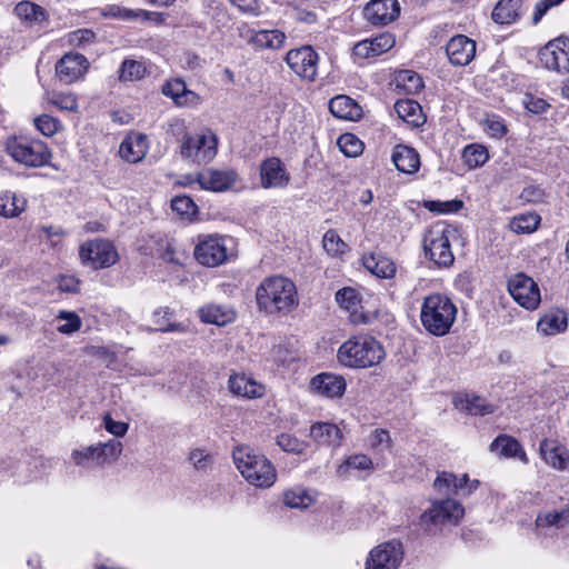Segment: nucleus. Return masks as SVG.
Listing matches in <instances>:
<instances>
[{"label":"nucleus","mask_w":569,"mask_h":569,"mask_svg":"<svg viewBox=\"0 0 569 569\" xmlns=\"http://www.w3.org/2000/svg\"><path fill=\"white\" fill-rule=\"evenodd\" d=\"M486 130L490 137L499 139L507 133V127L505 122L498 117H492L486 120Z\"/></svg>","instance_id":"obj_60"},{"label":"nucleus","mask_w":569,"mask_h":569,"mask_svg":"<svg viewBox=\"0 0 569 569\" xmlns=\"http://www.w3.org/2000/svg\"><path fill=\"white\" fill-rule=\"evenodd\" d=\"M57 320L64 321V323L58 326L57 330L63 335H72L80 330L82 326L81 318L73 311L61 310L57 315Z\"/></svg>","instance_id":"obj_48"},{"label":"nucleus","mask_w":569,"mask_h":569,"mask_svg":"<svg viewBox=\"0 0 569 569\" xmlns=\"http://www.w3.org/2000/svg\"><path fill=\"white\" fill-rule=\"evenodd\" d=\"M168 132L177 139L180 146L187 138H189L192 134L188 132L187 126L184 121L181 119H172L169 123Z\"/></svg>","instance_id":"obj_59"},{"label":"nucleus","mask_w":569,"mask_h":569,"mask_svg":"<svg viewBox=\"0 0 569 569\" xmlns=\"http://www.w3.org/2000/svg\"><path fill=\"white\" fill-rule=\"evenodd\" d=\"M311 389L327 398H340L346 391V380L342 376L322 372L311 379Z\"/></svg>","instance_id":"obj_23"},{"label":"nucleus","mask_w":569,"mask_h":569,"mask_svg":"<svg viewBox=\"0 0 569 569\" xmlns=\"http://www.w3.org/2000/svg\"><path fill=\"white\" fill-rule=\"evenodd\" d=\"M539 59L549 70L569 72V38L559 37L540 49Z\"/></svg>","instance_id":"obj_13"},{"label":"nucleus","mask_w":569,"mask_h":569,"mask_svg":"<svg viewBox=\"0 0 569 569\" xmlns=\"http://www.w3.org/2000/svg\"><path fill=\"white\" fill-rule=\"evenodd\" d=\"M336 301L349 312V320L353 325H368L376 318L375 313L365 311L357 291L350 287L338 290Z\"/></svg>","instance_id":"obj_16"},{"label":"nucleus","mask_w":569,"mask_h":569,"mask_svg":"<svg viewBox=\"0 0 569 569\" xmlns=\"http://www.w3.org/2000/svg\"><path fill=\"white\" fill-rule=\"evenodd\" d=\"M261 186L268 188H283L289 183V174L280 159L269 158L260 166Z\"/></svg>","instance_id":"obj_24"},{"label":"nucleus","mask_w":569,"mask_h":569,"mask_svg":"<svg viewBox=\"0 0 569 569\" xmlns=\"http://www.w3.org/2000/svg\"><path fill=\"white\" fill-rule=\"evenodd\" d=\"M568 327L567 315L563 311H555L545 315L537 325L538 331L546 336L557 335Z\"/></svg>","instance_id":"obj_36"},{"label":"nucleus","mask_w":569,"mask_h":569,"mask_svg":"<svg viewBox=\"0 0 569 569\" xmlns=\"http://www.w3.org/2000/svg\"><path fill=\"white\" fill-rule=\"evenodd\" d=\"M457 307L452 300L442 293H431L423 298L420 308L422 327L432 336L447 335L456 321Z\"/></svg>","instance_id":"obj_4"},{"label":"nucleus","mask_w":569,"mask_h":569,"mask_svg":"<svg viewBox=\"0 0 569 569\" xmlns=\"http://www.w3.org/2000/svg\"><path fill=\"white\" fill-rule=\"evenodd\" d=\"M521 0H500L495 6L491 18L499 24H511L520 17Z\"/></svg>","instance_id":"obj_33"},{"label":"nucleus","mask_w":569,"mask_h":569,"mask_svg":"<svg viewBox=\"0 0 569 569\" xmlns=\"http://www.w3.org/2000/svg\"><path fill=\"white\" fill-rule=\"evenodd\" d=\"M337 143L341 152L347 157H357L363 149V143L352 133L341 134Z\"/></svg>","instance_id":"obj_50"},{"label":"nucleus","mask_w":569,"mask_h":569,"mask_svg":"<svg viewBox=\"0 0 569 569\" xmlns=\"http://www.w3.org/2000/svg\"><path fill=\"white\" fill-rule=\"evenodd\" d=\"M258 307L267 313H287L298 306V293L293 281L272 276L263 279L256 290Z\"/></svg>","instance_id":"obj_1"},{"label":"nucleus","mask_w":569,"mask_h":569,"mask_svg":"<svg viewBox=\"0 0 569 569\" xmlns=\"http://www.w3.org/2000/svg\"><path fill=\"white\" fill-rule=\"evenodd\" d=\"M14 13L20 20L30 23H40L48 19L47 11L41 6L27 0L16 4Z\"/></svg>","instance_id":"obj_37"},{"label":"nucleus","mask_w":569,"mask_h":569,"mask_svg":"<svg viewBox=\"0 0 569 569\" xmlns=\"http://www.w3.org/2000/svg\"><path fill=\"white\" fill-rule=\"evenodd\" d=\"M457 406L473 416H486L495 411V406L479 396H466L457 402Z\"/></svg>","instance_id":"obj_40"},{"label":"nucleus","mask_w":569,"mask_h":569,"mask_svg":"<svg viewBox=\"0 0 569 569\" xmlns=\"http://www.w3.org/2000/svg\"><path fill=\"white\" fill-rule=\"evenodd\" d=\"M6 149L16 162L26 167L37 168L46 166L51 158V153L44 142L23 137L9 139Z\"/></svg>","instance_id":"obj_5"},{"label":"nucleus","mask_w":569,"mask_h":569,"mask_svg":"<svg viewBox=\"0 0 569 569\" xmlns=\"http://www.w3.org/2000/svg\"><path fill=\"white\" fill-rule=\"evenodd\" d=\"M200 318L206 323L223 326L231 321L232 315L217 305H208L199 310Z\"/></svg>","instance_id":"obj_42"},{"label":"nucleus","mask_w":569,"mask_h":569,"mask_svg":"<svg viewBox=\"0 0 569 569\" xmlns=\"http://www.w3.org/2000/svg\"><path fill=\"white\" fill-rule=\"evenodd\" d=\"M119 154L130 163L141 161L147 154V138L144 136L126 138L119 147Z\"/></svg>","instance_id":"obj_29"},{"label":"nucleus","mask_w":569,"mask_h":569,"mask_svg":"<svg viewBox=\"0 0 569 569\" xmlns=\"http://www.w3.org/2000/svg\"><path fill=\"white\" fill-rule=\"evenodd\" d=\"M403 559L402 543L391 540L373 548L366 561V569H397Z\"/></svg>","instance_id":"obj_12"},{"label":"nucleus","mask_w":569,"mask_h":569,"mask_svg":"<svg viewBox=\"0 0 569 569\" xmlns=\"http://www.w3.org/2000/svg\"><path fill=\"white\" fill-rule=\"evenodd\" d=\"M162 94L169 97L178 107L196 106L199 103V96L187 88L182 79L168 80L161 89Z\"/></svg>","instance_id":"obj_25"},{"label":"nucleus","mask_w":569,"mask_h":569,"mask_svg":"<svg viewBox=\"0 0 569 569\" xmlns=\"http://www.w3.org/2000/svg\"><path fill=\"white\" fill-rule=\"evenodd\" d=\"M468 481V475H463L462 477L458 478L451 472H441L436 478L433 486L439 491L447 489V493H457L458 490L465 489Z\"/></svg>","instance_id":"obj_41"},{"label":"nucleus","mask_w":569,"mask_h":569,"mask_svg":"<svg viewBox=\"0 0 569 569\" xmlns=\"http://www.w3.org/2000/svg\"><path fill=\"white\" fill-rule=\"evenodd\" d=\"M26 200L18 198L14 193L4 192L0 194V214L7 218L16 217L24 210Z\"/></svg>","instance_id":"obj_43"},{"label":"nucleus","mask_w":569,"mask_h":569,"mask_svg":"<svg viewBox=\"0 0 569 569\" xmlns=\"http://www.w3.org/2000/svg\"><path fill=\"white\" fill-rule=\"evenodd\" d=\"M197 261L207 267H217L227 261L224 239L219 236H206L194 248Z\"/></svg>","instance_id":"obj_15"},{"label":"nucleus","mask_w":569,"mask_h":569,"mask_svg":"<svg viewBox=\"0 0 569 569\" xmlns=\"http://www.w3.org/2000/svg\"><path fill=\"white\" fill-rule=\"evenodd\" d=\"M122 452V443L118 440H109L97 445L74 449L71 452V460L78 467L93 468L103 467L114 462Z\"/></svg>","instance_id":"obj_6"},{"label":"nucleus","mask_w":569,"mask_h":569,"mask_svg":"<svg viewBox=\"0 0 569 569\" xmlns=\"http://www.w3.org/2000/svg\"><path fill=\"white\" fill-rule=\"evenodd\" d=\"M323 249L331 256H339L347 251V243L339 237V234L330 229L322 238Z\"/></svg>","instance_id":"obj_49"},{"label":"nucleus","mask_w":569,"mask_h":569,"mask_svg":"<svg viewBox=\"0 0 569 569\" xmlns=\"http://www.w3.org/2000/svg\"><path fill=\"white\" fill-rule=\"evenodd\" d=\"M449 233L447 227L435 226L427 231L423 238L426 257L439 268H448L455 261Z\"/></svg>","instance_id":"obj_8"},{"label":"nucleus","mask_w":569,"mask_h":569,"mask_svg":"<svg viewBox=\"0 0 569 569\" xmlns=\"http://www.w3.org/2000/svg\"><path fill=\"white\" fill-rule=\"evenodd\" d=\"M81 262L92 269L108 268L118 261V252L112 242L104 239L87 241L80 246Z\"/></svg>","instance_id":"obj_10"},{"label":"nucleus","mask_w":569,"mask_h":569,"mask_svg":"<svg viewBox=\"0 0 569 569\" xmlns=\"http://www.w3.org/2000/svg\"><path fill=\"white\" fill-rule=\"evenodd\" d=\"M217 151L218 137L210 129L192 133L180 146L181 157L198 164H206L213 160Z\"/></svg>","instance_id":"obj_7"},{"label":"nucleus","mask_w":569,"mask_h":569,"mask_svg":"<svg viewBox=\"0 0 569 569\" xmlns=\"http://www.w3.org/2000/svg\"><path fill=\"white\" fill-rule=\"evenodd\" d=\"M372 467L371 459L366 455H353L348 457L338 468L340 476H348L351 470H368Z\"/></svg>","instance_id":"obj_46"},{"label":"nucleus","mask_w":569,"mask_h":569,"mask_svg":"<svg viewBox=\"0 0 569 569\" xmlns=\"http://www.w3.org/2000/svg\"><path fill=\"white\" fill-rule=\"evenodd\" d=\"M426 207L431 211H438L441 213L447 212H457L462 208V201L460 200H451V201H429L426 203Z\"/></svg>","instance_id":"obj_58"},{"label":"nucleus","mask_w":569,"mask_h":569,"mask_svg":"<svg viewBox=\"0 0 569 569\" xmlns=\"http://www.w3.org/2000/svg\"><path fill=\"white\" fill-rule=\"evenodd\" d=\"M103 426L109 433L116 437H123L128 431L127 423L114 421L109 413L103 417Z\"/></svg>","instance_id":"obj_61"},{"label":"nucleus","mask_w":569,"mask_h":569,"mask_svg":"<svg viewBox=\"0 0 569 569\" xmlns=\"http://www.w3.org/2000/svg\"><path fill=\"white\" fill-rule=\"evenodd\" d=\"M189 460L197 470H206L212 463V456L202 449H193L189 453Z\"/></svg>","instance_id":"obj_55"},{"label":"nucleus","mask_w":569,"mask_h":569,"mask_svg":"<svg viewBox=\"0 0 569 569\" xmlns=\"http://www.w3.org/2000/svg\"><path fill=\"white\" fill-rule=\"evenodd\" d=\"M523 103L530 112L537 114L542 113L549 107L545 99L531 94H526Z\"/></svg>","instance_id":"obj_64"},{"label":"nucleus","mask_w":569,"mask_h":569,"mask_svg":"<svg viewBox=\"0 0 569 569\" xmlns=\"http://www.w3.org/2000/svg\"><path fill=\"white\" fill-rule=\"evenodd\" d=\"M310 437L319 445L337 446L341 440V431L333 423L317 422L310 428Z\"/></svg>","instance_id":"obj_35"},{"label":"nucleus","mask_w":569,"mask_h":569,"mask_svg":"<svg viewBox=\"0 0 569 569\" xmlns=\"http://www.w3.org/2000/svg\"><path fill=\"white\" fill-rule=\"evenodd\" d=\"M562 2L563 0H539L535 6L533 23H538L549 9Z\"/></svg>","instance_id":"obj_63"},{"label":"nucleus","mask_w":569,"mask_h":569,"mask_svg":"<svg viewBox=\"0 0 569 569\" xmlns=\"http://www.w3.org/2000/svg\"><path fill=\"white\" fill-rule=\"evenodd\" d=\"M463 512V507L453 499L436 501L420 516L419 525L426 532L431 533L438 526L459 521Z\"/></svg>","instance_id":"obj_9"},{"label":"nucleus","mask_w":569,"mask_h":569,"mask_svg":"<svg viewBox=\"0 0 569 569\" xmlns=\"http://www.w3.org/2000/svg\"><path fill=\"white\" fill-rule=\"evenodd\" d=\"M171 208L180 216H193L198 210L193 200L188 196H176L171 200Z\"/></svg>","instance_id":"obj_53"},{"label":"nucleus","mask_w":569,"mask_h":569,"mask_svg":"<svg viewBox=\"0 0 569 569\" xmlns=\"http://www.w3.org/2000/svg\"><path fill=\"white\" fill-rule=\"evenodd\" d=\"M540 453L547 465L558 470L569 468V452L565 448H560L555 442L543 440L540 443Z\"/></svg>","instance_id":"obj_31"},{"label":"nucleus","mask_w":569,"mask_h":569,"mask_svg":"<svg viewBox=\"0 0 569 569\" xmlns=\"http://www.w3.org/2000/svg\"><path fill=\"white\" fill-rule=\"evenodd\" d=\"M396 43L393 34L382 32L370 39H365L353 46L352 53L356 58L369 59L378 57L390 50Z\"/></svg>","instance_id":"obj_21"},{"label":"nucleus","mask_w":569,"mask_h":569,"mask_svg":"<svg viewBox=\"0 0 569 569\" xmlns=\"http://www.w3.org/2000/svg\"><path fill=\"white\" fill-rule=\"evenodd\" d=\"M34 124L37 129L47 137H52L61 129V122L49 114H41L36 118Z\"/></svg>","instance_id":"obj_52"},{"label":"nucleus","mask_w":569,"mask_h":569,"mask_svg":"<svg viewBox=\"0 0 569 569\" xmlns=\"http://www.w3.org/2000/svg\"><path fill=\"white\" fill-rule=\"evenodd\" d=\"M362 263L369 272L378 278L390 279L396 274V266L393 261L380 253L363 256Z\"/></svg>","instance_id":"obj_30"},{"label":"nucleus","mask_w":569,"mask_h":569,"mask_svg":"<svg viewBox=\"0 0 569 569\" xmlns=\"http://www.w3.org/2000/svg\"><path fill=\"white\" fill-rule=\"evenodd\" d=\"M118 73L121 82H132L143 79L150 72L148 71L144 62L133 59H124L120 64Z\"/></svg>","instance_id":"obj_39"},{"label":"nucleus","mask_w":569,"mask_h":569,"mask_svg":"<svg viewBox=\"0 0 569 569\" xmlns=\"http://www.w3.org/2000/svg\"><path fill=\"white\" fill-rule=\"evenodd\" d=\"M395 110L399 118L415 127H418L423 121L421 107L413 100H398L395 104Z\"/></svg>","instance_id":"obj_38"},{"label":"nucleus","mask_w":569,"mask_h":569,"mask_svg":"<svg viewBox=\"0 0 569 569\" xmlns=\"http://www.w3.org/2000/svg\"><path fill=\"white\" fill-rule=\"evenodd\" d=\"M476 41L465 34L453 36L446 44V54L455 67H466L476 57Z\"/></svg>","instance_id":"obj_19"},{"label":"nucleus","mask_w":569,"mask_h":569,"mask_svg":"<svg viewBox=\"0 0 569 569\" xmlns=\"http://www.w3.org/2000/svg\"><path fill=\"white\" fill-rule=\"evenodd\" d=\"M96 33L91 29H78L70 33L69 41L74 46H83L93 42Z\"/></svg>","instance_id":"obj_62"},{"label":"nucleus","mask_w":569,"mask_h":569,"mask_svg":"<svg viewBox=\"0 0 569 569\" xmlns=\"http://www.w3.org/2000/svg\"><path fill=\"white\" fill-rule=\"evenodd\" d=\"M400 14L398 0H371L365 9L363 16L372 26H387Z\"/></svg>","instance_id":"obj_18"},{"label":"nucleus","mask_w":569,"mask_h":569,"mask_svg":"<svg viewBox=\"0 0 569 569\" xmlns=\"http://www.w3.org/2000/svg\"><path fill=\"white\" fill-rule=\"evenodd\" d=\"M50 101L54 107L64 111H76L78 108V101L73 94L59 93L56 94Z\"/></svg>","instance_id":"obj_56"},{"label":"nucleus","mask_w":569,"mask_h":569,"mask_svg":"<svg viewBox=\"0 0 569 569\" xmlns=\"http://www.w3.org/2000/svg\"><path fill=\"white\" fill-rule=\"evenodd\" d=\"M283 502L290 508H307L311 505L312 499L306 490L296 488L284 492Z\"/></svg>","instance_id":"obj_51"},{"label":"nucleus","mask_w":569,"mask_h":569,"mask_svg":"<svg viewBox=\"0 0 569 569\" xmlns=\"http://www.w3.org/2000/svg\"><path fill=\"white\" fill-rule=\"evenodd\" d=\"M101 14L106 18H114L124 21L142 19L144 21H154L158 24L163 22V17L161 13L151 12L142 9L132 10L118 4L106 6L101 10Z\"/></svg>","instance_id":"obj_26"},{"label":"nucleus","mask_w":569,"mask_h":569,"mask_svg":"<svg viewBox=\"0 0 569 569\" xmlns=\"http://www.w3.org/2000/svg\"><path fill=\"white\" fill-rule=\"evenodd\" d=\"M391 159L397 170L406 174H413L420 168L419 153L405 144H397L393 148Z\"/></svg>","instance_id":"obj_27"},{"label":"nucleus","mask_w":569,"mask_h":569,"mask_svg":"<svg viewBox=\"0 0 569 569\" xmlns=\"http://www.w3.org/2000/svg\"><path fill=\"white\" fill-rule=\"evenodd\" d=\"M88 68L89 61L83 54L69 52L56 63V74L64 84H71L80 79Z\"/></svg>","instance_id":"obj_17"},{"label":"nucleus","mask_w":569,"mask_h":569,"mask_svg":"<svg viewBox=\"0 0 569 569\" xmlns=\"http://www.w3.org/2000/svg\"><path fill=\"white\" fill-rule=\"evenodd\" d=\"M398 81L405 82L407 90L410 92H417L423 88L422 79L417 73L409 70L401 71Z\"/></svg>","instance_id":"obj_57"},{"label":"nucleus","mask_w":569,"mask_h":569,"mask_svg":"<svg viewBox=\"0 0 569 569\" xmlns=\"http://www.w3.org/2000/svg\"><path fill=\"white\" fill-rule=\"evenodd\" d=\"M318 53L310 46L290 50L286 56L289 68L300 78L315 80L318 67Z\"/></svg>","instance_id":"obj_14"},{"label":"nucleus","mask_w":569,"mask_h":569,"mask_svg":"<svg viewBox=\"0 0 569 569\" xmlns=\"http://www.w3.org/2000/svg\"><path fill=\"white\" fill-rule=\"evenodd\" d=\"M228 388L232 395L246 399L261 398L266 393V387L246 373L231 375L228 380Z\"/></svg>","instance_id":"obj_22"},{"label":"nucleus","mask_w":569,"mask_h":569,"mask_svg":"<svg viewBox=\"0 0 569 569\" xmlns=\"http://www.w3.org/2000/svg\"><path fill=\"white\" fill-rule=\"evenodd\" d=\"M233 462L242 477L252 486L269 488L277 479L272 462L249 446H238L232 451Z\"/></svg>","instance_id":"obj_2"},{"label":"nucleus","mask_w":569,"mask_h":569,"mask_svg":"<svg viewBox=\"0 0 569 569\" xmlns=\"http://www.w3.org/2000/svg\"><path fill=\"white\" fill-rule=\"evenodd\" d=\"M284 32L273 30H259L252 31L249 37V42L259 49H279L286 41Z\"/></svg>","instance_id":"obj_34"},{"label":"nucleus","mask_w":569,"mask_h":569,"mask_svg":"<svg viewBox=\"0 0 569 569\" xmlns=\"http://www.w3.org/2000/svg\"><path fill=\"white\" fill-rule=\"evenodd\" d=\"M382 345L371 336L350 337L338 350L339 362L348 368H370L385 358Z\"/></svg>","instance_id":"obj_3"},{"label":"nucleus","mask_w":569,"mask_h":569,"mask_svg":"<svg viewBox=\"0 0 569 569\" xmlns=\"http://www.w3.org/2000/svg\"><path fill=\"white\" fill-rule=\"evenodd\" d=\"M540 220L537 213L519 214L510 221V229L516 233H531L537 230Z\"/></svg>","instance_id":"obj_45"},{"label":"nucleus","mask_w":569,"mask_h":569,"mask_svg":"<svg viewBox=\"0 0 569 569\" xmlns=\"http://www.w3.org/2000/svg\"><path fill=\"white\" fill-rule=\"evenodd\" d=\"M561 522H569V509L553 510L539 513L536 519L537 528L560 526Z\"/></svg>","instance_id":"obj_47"},{"label":"nucleus","mask_w":569,"mask_h":569,"mask_svg":"<svg viewBox=\"0 0 569 569\" xmlns=\"http://www.w3.org/2000/svg\"><path fill=\"white\" fill-rule=\"evenodd\" d=\"M277 443L282 450L293 453L303 452L306 447L302 441L298 440L296 437L288 433H281L280 436H278Z\"/></svg>","instance_id":"obj_54"},{"label":"nucleus","mask_w":569,"mask_h":569,"mask_svg":"<svg viewBox=\"0 0 569 569\" xmlns=\"http://www.w3.org/2000/svg\"><path fill=\"white\" fill-rule=\"evenodd\" d=\"M238 180V173L233 169H208L198 174L197 182L203 190L222 192L231 188Z\"/></svg>","instance_id":"obj_20"},{"label":"nucleus","mask_w":569,"mask_h":569,"mask_svg":"<svg viewBox=\"0 0 569 569\" xmlns=\"http://www.w3.org/2000/svg\"><path fill=\"white\" fill-rule=\"evenodd\" d=\"M508 291L516 302L528 310L537 309L541 300L538 284L522 272L509 278Z\"/></svg>","instance_id":"obj_11"},{"label":"nucleus","mask_w":569,"mask_h":569,"mask_svg":"<svg viewBox=\"0 0 569 569\" xmlns=\"http://www.w3.org/2000/svg\"><path fill=\"white\" fill-rule=\"evenodd\" d=\"M490 450L506 458H519L527 462V455L521 445L511 436L500 435L490 445Z\"/></svg>","instance_id":"obj_32"},{"label":"nucleus","mask_w":569,"mask_h":569,"mask_svg":"<svg viewBox=\"0 0 569 569\" xmlns=\"http://www.w3.org/2000/svg\"><path fill=\"white\" fill-rule=\"evenodd\" d=\"M462 158L468 168L475 169L483 166L488 161L489 154L483 146L472 143L463 149Z\"/></svg>","instance_id":"obj_44"},{"label":"nucleus","mask_w":569,"mask_h":569,"mask_svg":"<svg viewBox=\"0 0 569 569\" xmlns=\"http://www.w3.org/2000/svg\"><path fill=\"white\" fill-rule=\"evenodd\" d=\"M331 114L338 119L356 121L362 116L361 107L348 96H336L329 101Z\"/></svg>","instance_id":"obj_28"}]
</instances>
